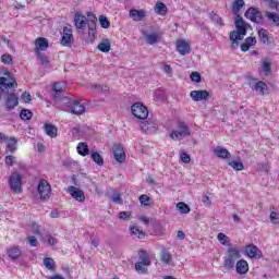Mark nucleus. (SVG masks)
Returning <instances> with one entry per match:
<instances>
[{
  "mask_svg": "<svg viewBox=\"0 0 279 279\" xmlns=\"http://www.w3.org/2000/svg\"><path fill=\"white\" fill-rule=\"evenodd\" d=\"M234 25L235 31H232L229 35L232 49H236V47H239V41L247 36V29H252V25L245 22L241 15L235 16Z\"/></svg>",
  "mask_w": 279,
  "mask_h": 279,
  "instance_id": "obj_1",
  "label": "nucleus"
},
{
  "mask_svg": "<svg viewBox=\"0 0 279 279\" xmlns=\"http://www.w3.org/2000/svg\"><path fill=\"white\" fill-rule=\"evenodd\" d=\"M61 104H63L64 106H61L60 109L70 110L72 114H84V112H86V107H84V105H82L77 100H71L68 97H62Z\"/></svg>",
  "mask_w": 279,
  "mask_h": 279,
  "instance_id": "obj_2",
  "label": "nucleus"
},
{
  "mask_svg": "<svg viewBox=\"0 0 279 279\" xmlns=\"http://www.w3.org/2000/svg\"><path fill=\"white\" fill-rule=\"evenodd\" d=\"M241 258V250L236 246H229L227 256L225 257L223 267L225 269H234L236 260Z\"/></svg>",
  "mask_w": 279,
  "mask_h": 279,
  "instance_id": "obj_3",
  "label": "nucleus"
},
{
  "mask_svg": "<svg viewBox=\"0 0 279 279\" xmlns=\"http://www.w3.org/2000/svg\"><path fill=\"white\" fill-rule=\"evenodd\" d=\"M177 125L178 130H174L170 133V138H172V141H182L187 138V136H191V129H189V125H186L184 121L179 120Z\"/></svg>",
  "mask_w": 279,
  "mask_h": 279,
  "instance_id": "obj_4",
  "label": "nucleus"
},
{
  "mask_svg": "<svg viewBox=\"0 0 279 279\" xmlns=\"http://www.w3.org/2000/svg\"><path fill=\"white\" fill-rule=\"evenodd\" d=\"M3 75L4 76L0 77L1 93H5V90H8V88H16L19 86L16 81L12 77V74L10 73V71L5 70L3 72Z\"/></svg>",
  "mask_w": 279,
  "mask_h": 279,
  "instance_id": "obj_5",
  "label": "nucleus"
},
{
  "mask_svg": "<svg viewBox=\"0 0 279 279\" xmlns=\"http://www.w3.org/2000/svg\"><path fill=\"white\" fill-rule=\"evenodd\" d=\"M23 177L19 172H13L9 178V186L11 191L15 194L23 193L22 187Z\"/></svg>",
  "mask_w": 279,
  "mask_h": 279,
  "instance_id": "obj_6",
  "label": "nucleus"
},
{
  "mask_svg": "<svg viewBox=\"0 0 279 279\" xmlns=\"http://www.w3.org/2000/svg\"><path fill=\"white\" fill-rule=\"evenodd\" d=\"M131 112L133 116H135L136 119H141L144 121V119H147L149 117V110H147V107L141 102H135L131 107Z\"/></svg>",
  "mask_w": 279,
  "mask_h": 279,
  "instance_id": "obj_7",
  "label": "nucleus"
},
{
  "mask_svg": "<svg viewBox=\"0 0 279 279\" xmlns=\"http://www.w3.org/2000/svg\"><path fill=\"white\" fill-rule=\"evenodd\" d=\"M74 25L77 34L84 35V32H86V26L88 25V19H86L82 12H76L74 15Z\"/></svg>",
  "mask_w": 279,
  "mask_h": 279,
  "instance_id": "obj_8",
  "label": "nucleus"
},
{
  "mask_svg": "<svg viewBox=\"0 0 279 279\" xmlns=\"http://www.w3.org/2000/svg\"><path fill=\"white\" fill-rule=\"evenodd\" d=\"M37 191L40 195V199L47 201L51 197V184L45 179L39 181Z\"/></svg>",
  "mask_w": 279,
  "mask_h": 279,
  "instance_id": "obj_9",
  "label": "nucleus"
},
{
  "mask_svg": "<svg viewBox=\"0 0 279 279\" xmlns=\"http://www.w3.org/2000/svg\"><path fill=\"white\" fill-rule=\"evenodd\" d=\"M245 17L248 19V21H252V23H257L258 25H263L264 19H263V13L255 8H250L245 12Z\"/></svg>",
  "mask_w": 279,
  "mask_h": 279,
  "instance_id": "obj_10",
  "label": "nucleus"
},
{
  "mask_svg": "<svg viewBox=\"0 0 279 279\" xmlns=\"http://www.w3.org/2000/svg\"><path fill=\"white\" fill-rule=\"evenodd\" d=\"M140 128L145 134H155V132H158V122L148 119L140 122Z\"/></svg>",
  "mask_w": 279,
  "mask_h": 279,
  "instance_id": "obj_11",
  "label": "nucleus"
},
{
  "mask_svg": "<svg viewBox=\"0 0 279 279\" xmlns=\"http://www.w3.org/2000/svg\"><path fill=\"white\" fill-rule=\"evenodd\" d=\"M66 90V83H54L52 86V97L57 104H62V93Z\"/></svg>",
  "mask_w": 279,
  "mask_h": 279,
  "instance_id": "obj_12",
  "label": "nucleus"
},
{
  "mask_svg": "<svg viewBox=\"0 0 279 279\" xmlns=\"http://www.w3.org/2000/svg\"><path fill=\"white\" fill-rule=\"evenodd\" d=\"M73 43H75V39L73 38V29L71 28V26H65L63 28L61 45L63 47H73Z\"/></svg>",
  "mask_w": 279,
  "mask_h": 279,
  "instance_id": "obj_13",
  "label": "nucleus"
},
{
  "mask_svg": "<svg viewBox=\"0 0 279 279\" xmlns=\"http://www.w3.org/2000/svg\"><path fill=\"white\" fill-rule=\"evenodd\" d=\"M129 17L135 23H141V21H145V19H147V11L143 9H132L129 11Z\"/></svg>",
  "mask_w": 279,
  "mask_h": 279,
  "instance_id": "obj_14",
  "label": "nucleus"
},
{
  "mask_svg": "<svg viewBox=\"0 0 279 279\" xmlns=\"http://www.w3.org/2000/svg\"><path fill=\"white\" fill-rule=\"evenodd\" d=\"M112 151L117 162H120V163L125 162L126 156H125V150H123V146H121L120 144H114Z\"/></svg>",
  "mask_w": 279,
  "mask_h": 279,
  "instance_id": "obj_15",
  "label": "nucleus"
},
{
  "mask_svg": "<svg viewBox=\"0 0 279 279\" xmlns=\"http://www.w3.org/2000/svg\"><path fill=\"white\" fill-rule=\"evenodd\" d=\"M175 47L180 56H186V53H191V45H189V43H186L184 39H178Z\"/></svg>",
  "mask_w": 279,
  "mask_h": 279,
  "instance_id": "obj_16",
  "label": "nucleus"
},
{
  "mask_svg": "<svg viewBox=\"0 0 279 279\" xmlns=\"http://www.w3.org/2000/svg\"><path fill=\"white\" fill-rule=\"evenodd\" d=\"M190 97L193 99V101H204L210 97V93L208 90H192L190 93Z\"/></svg>",
  "mask_w": 279,
  "mask_h": 279,
  "instance_id": "obj_17",
  "label": "nucleus"
},
{
  "mask_svg": "<svg viewBox=\"0 0 279 279\" xmlns=\"http://www.w3.org/2000/svg\"><path fill=\"white\" fill-rule=\"evenodd\" d=\"M68 193L73 197V199H76V202H84L86 199V196L84 195V191L71 185L68 187Z\"/></svg>",
  "mask_w": 279,
  "mask_h": 279,
  "instance_id": "obj_18",
  "label": "nucleus"
},
{
  "mask_svg": "<svg viewBox=\"0 0 279 279\" xmlns=\"http://www.w3.org/2000/svg\"><path fill=\"white\" fill-rule=\"evenodd\" d=\"M246 256H248V258H262L263 257V252H260V250H258V246L250 244L246 246L245 250Z\"/></svg>",
  "mask_w": 279,
  "mask_h": 279,
  "instance_id": "obj_19",
  "label": "nucleus"
},
{
  "mask_svg": "<svg viewBox=\"0 0 279 279\" xmlns=\"http://www.w3.org/2000/svg\"><path fill=\"white\" fill-rule=\"evenodd\" d=\"M214 154L217 158H221L223 160H230V158H232V154L222 146H216L214 148Z\"/></svg>",
  "mask_w": 279,
  "mask_h": 279,
  "instance_id": "obj_20",
  "label": "nucleus"
},
{
  "mask_svg": "<svg viewBox=\"0 0 279 279\" xmlns=\"http://www.w3.org/2000/svg\"><path fill=\"white\" fill-rule=\"evenodd\" d=\"M47 49H49V41L45 37H39L35 40V53L47 51Z\"/></svg>",
  "mask_w": 279,
  "mask_h": 279,
  "instance_id": "obj_21",
  "label": "nucleus"
},
{
  "mask_svg": "<svg viewBox=\"0 0 279 279\" xmlns=\"http://www.w3.org/2000/svg\"><path fill=\"white\" fill-rule=\"evenodd\" d=\"M19 106V97L15 94H9L5 99V108L7 110H14Z\"/></svg>",
  "mask_w": 279,
  "mask_h": 279,
  "instance_id": "obj_22",
  "label": "nucleus"
},
{
  "mask_svg": "<svg viewBox=\"0 0 279 279\" xmlns=\"http://www.w3.org/2000/svg\"><path fill=\"white\" fill-rule=\"evenodd\" d=\"M145 40L147 45H156L162 40V35L159 32L146 34Z\"/></svg>",
  "mask_w": 279,
  "mask_h": 279,
  "instance_id": "obj_23",
  "label": "nucleus"
},
{
  "mask_svg": "<svg viewBox=\"0 0 279 279\" xmlns=\"http://www.w3.org/2000/svg\"><path fill=\"white\" fill-rule=\"evenodd\" d=\"M235 270L236 274H240V276H244V274H247V271H250V265L247 264V260H238V263L235 264Z\"/></svg>",
  "mask_w": 279,
  "mask_h": 279,
  "instance_id": "obj_24",
  "label": "nucleus"
},
{
  "mask_svg": "<svg viewBox=\"0 0 279 279\" xmlns=\"http://www.w3.org/2000/svg\"><path fill=\"white\" fill-rule=\"evenodd\" d=\"M41 241L45 243V245H49L50 247L58 245V239L50 233H44Z\"/></svg>",
  "mask_w": 279,
  "mask_h": 279,
  "instance_id": "obj_25",
  "label": "nucleus"
},
{
  "mask_svg": "<svg viewBox=\"0 0 279 279\" xmlns=\"http://www.w3.org/2000/svg\"><path fill=\"white\" fill-rule=\"evenodd\" d=\"M256 45V37H247L243 44H241V51L244 53L250 51V47H254Z\"/></svg>",
  "mask_w": 279,
  "mask_h": 279,
  "instance_id": "obj_26",
  "label": "nucleus"
},
{
  "mask_svg": "<svg viewBox=\"0 0 279 279\" xmlns=\"http://www.w3.org/2000/svg\"><path fill=\"white\" fill-rule=\"evenodd\" d=\"M7 254L12 258V260H17V258H21V254H23V252L19 246H12L8 248Z\"/></svg>",
  "mask_w": 279,
  "mask_h": 279,
  "instance_id": "obj_27",
  "label": "nucleus"
},
{
  "mask_svg": "<svg viewBox=\"0 0 279 279\" xmlns=\"http://www.w3.org/2000/svg\"><path fill=\"white\" fill-rule=\"evenodd\" d=\"M97 49L101 51V53H108L110 49H112V43L110 39H102L101 43L97 46Z\"/></svg>",
  "mask_w": 279,
  "mask_h": 279,
  "instance_id": "obj_28",
  "label": "nucleus"
},
{
  "mask_svg": "<svg viewBox=\"0 0 279 279\" xmlns=\"http://www.w3.org/2000/svg\"><path fill=\"white\" fill-rule=\"evenodd\" d=\"M130 232L132 236H135L136 239H145V232L136 225L130 227Z\"/></svg>",
  "mask_w": 279,
  "mask_h": 279,
  "instance_id": "obj_29",
  "label": "nucleus"
},
{
  "mask_svg": "<svg viewBox=\"0 0 279 279\" xmlns=\"http://www.w3.org/2000/svg\"><path fill=\"white\" fill-rule=\"evenodd\" d=\"M44 128L47 136H50L51 138H56V136H58V128H56V125L45 123Z\"/></svg>",
  "mask_w": 279,
  "mask_h": 279,
  "instance_id": "obj_30",
  "label": "nucleus"
},
{
  "mask_svg": "<svg viewBox=\"0 0 279 279\" xmlns=\"http://www.w3.org/2000/svg\"><path fill=\"white\" fill-rule=\"evenodd\" d=\"M155 12L156 14L165 16L168 14L169 10L167 9V5L163 2H157L155 5Z\"/></svg>",
  "mask_w": 279,
  "mask_h": 279,
  "instance_id": "obj_31",
  "label": "nucleus"
},
{
  "mask_svg": "<svg viewBox=\"0 0 279 279\" xmlns=\"http://www.w3.org/2000/svg\"><path fill=\"white\" fill-rule=\"evenodd\" d=\"M245 5V0H235L232 4V12L235 16H240L241 8Z\"/></svg>",
  "mask_w": 279,
  "mask_h": 279,
  "instance_id": "obj_32",
  "label": "nucleus"
},
{
  "mask_svg": "<svg viewBox=\"0 0 279 279\" xmlns=\"http://www.w3.org/2000/svg\"><path fill=\"white\" fill-rule=\"evenodd\" d=\"M31 229L34 234H37V236H43L45 234V228L36 222L31 223Z\"/></svg>",
  "mask_w": 279,
  "mask_h": 279,
  "instance_id": "obj_33",
  "label": "nucleus"
},
{
  "mask_svg": "<svg viewBox=\"0 0 279 279\" xmlns=\"http://www.w3.org/2000/svg\"><path fill=\"white\" fill-rule=\"evenodd\" d=\"M86 16L88 17V20H87L88 29H93V27L96 26L97 16L95 15V13H93L90 11H88L86 13Z\"/></svg>",
  "mask_w": 279,
  "mask_h": 279,
  "instance_id": "obj_34",
  "label": "nucleus"
},
{
  "mask_svg": "<svg viewBox=\"0 0 279 279\" xmlns=\"http://www.w3.org/2000/svg\"><path fill=\"white\" fill-rule=\"evenodd\" d=\"M258 36H259V40H262V43L264 45H269V31L262 28L258 32Z\"/></svg>",
  "mask_w": 279,
  "mask_h": 279,
  "instance_id": "obj_35",
  "label": "nucleus"
},
{
  "mask_svg": "<svg viewBox=\"0 0 279 279\" xmlns=\"http://www.w3.org/2000/svg\"><path fill=\"white\" fill-rule=\"evenodd\" d=\"M265 15L267 16L268 21H271L272 25H276V27H279V14L278 13H271L269 11H266Z\"/></svg>",
  "mask_w": 279,
  "mask_h": 279,
  "instance_id": "obj_36",
  "label": "nucleus"
},
{
  "mask_svg": "<svg viewBox=\"0 0 279 279\" xmlns=\"http://www.w3.org/2000/svg\"><path fill=\"white\" fill-rule=\"evenodd\" d=\"M77 151L80 156H88V154H90V150L88 149V144L84 142L78 143Z\"/></svg>",
  "mask_w": 279,
  "mask_h": 279,
  "instance_id": "obj_37",
  "label": "nucleus"
},
{
  "mask_svg": "<svg viewBox=\"0 0 279 279\" xmlns=\"http://www.w3.org/2000/svg\"><path fill=\"white\" fill-rule=\"evenodd\" d=\"M140 264L144 265V267H149L151 262L149 260V255L145 251L140 253Z\"/></svg>",
  "mask_w": 279,
  "mask_h": 279,
  "instance_id": "obj_38",
  "label": "nucleus"
},
{
  "mask_svg": "<svg viewBox=\"0 0 279 279\" xmlns=\"http://www.w3.org/2000/svg\"><path fill=\"white\" fill-rule=\"evenodd\" d=\"M268 86L267 83L259 81L255 84L254 86V90H256V93H259L262 95H265V90H268Z\"/></svg>",
  "mask_w": 279,
  "mask_h": 279,
  "instance_id": "obj_39",
  "label": "nucleus"
},
{
  "mask_svg": "<svg viewBox=\"0 0 279 279\" xmlns=\"http://www.w3.org/2000/svg\"><path fill=\"white\" fill-rule=\"evenodd\" d=\"M44 266L49 271H56V260H53L51 257L44 258Z\"/></svg>",
  "mask_w": 279,
  "mask_h": 279,
  "instance_id": "obj_40",
  "label": "nucleus"
},
{
  "mask_svg": "<svg viewBox=\"0 0 279 279\" xmlns=\"http://www.w3.org/2000/svg\"><path fill=\"white\" fill-rule=\"evenodd\" d=\"M217 239L221 245H226L227 247H232V244L230 243V238L226 235V233H218Z\"/></svg>",
  "mask_w": 279,
  "mask_h": 279,
  "instance_id": "obj_41",
  "label": "nucleus"
},
{
  "mask_svg": "<svg viewBox=\"0 0 279 279\" xmlns=\"http://www.w3.org/2000/svg\"><path fill=\"white\" fill-rule=\"evenodd\" d=\"M32 117H34V113L29 109H22L20 112V118L23 121H29V119H32Z\"/></svg>",
  "mask_w": 279,
  "mask_h": 279,
  "instance_id": "obj_42",
  "label": "nucleus"
},
{
  "mask_svg": "<svg viewBox=\"0 0 279 279\" xmlns=\"http://www.w3.org/2000/svg\"><path fill=\"white\" fill-rule=\"evenodd\" d=\"M16 143L17 141L15 140V137H10V140L7 142L8 151H10L11 154H13V151H16Z\"/></svg>",
  "mask_w": 279,
  "mask_h": 279,
  "instance_id": "obj_43",
  "label": "nucleus"
},
{
  "mask_svg": "<svg viewBox=\"0 0 279 279\" xmlns=\"http://www.w3.org/2000/svg\"><path fill=\"white\" fill-rule=\"evenodd\" d=\"M209 16L213 23H215L216 25H219L220 27H223V20L221 19V16H219L215 12L209 13Z\"/></svg>",
  "mask_w": 279,
  "mask_h": 279,
  "instance_id": "obj_44",
  "label": "nucleus"
},
{
  "mask_svg": "<svg viewBox=\"0 0 279 279\" xmlns=\"http://www.w3.org/2000/svg\"><path fill=\"white\" fill-rule=\"evenodd\" d=\"M92 160L99 167L104 166V157H101V155H99L97 151H92Z\"/></svg>",
  "mask_w": 279,
  "mask_h": 279,
  "instance_id": "obj_45",
  "label": "nucleus"
},
{
  "mask_svg": "<svg viewBox=\"0 0 279 279\" xmlns=\"http://www.w3.org/2000/svg\"><path fill=\"white\" fill-rule=\"evenodd\" d=\"M262 71L264 72V75H271V63L265 59L263 61Z\"/></svg>",
  "mask_w": 279,
  "mask_h": 279,
  "instance_id": "obj_46",
  "label": "nucleus"
},
{
  "mask_svg": "<svg viewBox=\"0 0 279 279\" xmlns=\"http://www.w3.org/2000/svg\"><path fill=\"white\" fill-rule=\"evenodd\" d=\"M229 167H232L234 171H243L245 169V166L241 161H231L229 162Z\"/></svg>",
  "mask_w": 279,
  "mask_h": 279,
  "instance_id": "obj_47",
  "label": "nucleus"
},
{
  "mask_svg": "<svg viewBox=\"0 0 279 279\" xmlns=\"http://www.w3.org/2000/svg\"><path fill=\"white\" fill-rule=\"evenodd\" d=\"M35 53L37 58L40 60L41 64H44V66H49V58L45 53L40 51H37Z\"/></svg>",
  "mask_w": 279,
  "mask_h": 279,
  "instance_id": "obj_48",
  "label": "nucleus"
},
{
  "mask_svg": "<svg viewBox=\"0 0 279 279\" xmlns=\"http://www.w3.org/2000/svg\"><path fill=\"white\" fill-rule=\"evenodd\" d=\"M99 23L102 29H108L110 27V21H108V17H106V15L99 16Z\"/></svg>",
  "mask_w": 279,
  "mask_h": 279,
  "instance_id": "obj_49",
  "label": "nucleus"
},
{
  "mask_svg": "<svg viewBox=\"0 0 279 279\" xmlns=\"http://www.w3.org/2000/svg\"><path fill=\"white\" fill-rule=\"evenodd\" d=\"M110 199L111 202H113V204H121V202H123V199L121 198V193H119L118 191H113Z\"/></svg>",
  "mask_w": 279,
  "mask_h": 279,
  "instance_id": "obj_50",
  "label": "nucleus"
},
{
  "mask_svg": "<svg viewBox=\"0 0 279 279\" xmlns=\"http://www.w3.org/2000/svg\"><path fill=\"white\" fill-rule=\"evenodd\" d=\"M161 263H165V265H169V263H171V254L165 250L161 252Z\"/></svg>",
  "mask_w": 279,
  "mask_h": 279,
  "instance_id": "obj_51",
  "label": "nucleus"
},
{
  "mask_svg": "<svg viewBox=\"0 0 279 279\" xmlns=\"http://www.w3.org/2000/svg\"><path fill=\"white\" fill-rule=\"evenodd\" d=\"M140 202H141L142 206H150L151 205V198L146 194H143L142 196H140Z\"/></svg>",
  "mask_w": 279,
  "mask_h": 279,
  "instance_id": "obj_52",
  "label": "nucleus"
},
{
  "mask_svg": "<svg viewBox=\"0 0 279 279\" xmlns=\"http://www.w3.org/2000/svg\"><path fill=\"white\" fill-rule=\"evenodd\" d=\"M118 217H119V219H123L124 221H130V219H132V213L131 211H120Z\"/></svg>",
  "mask_w": 279,
  "mask_h": 279,
  "instance_id": "obj_53",
  "label": "nucleus"
},
{
  "mask_svg": "<svg viewBox=\"0 0 279 279\" xmlns=\"http://www.w3.org/2000/svg\"><path fill=\"white\" fill-rule=\"evenodd\" d=\"M266 3H268V8L270 10H276V12H279V2L276 0H266Z\"/></svg>",
  "mask_w": 279,
  "mask_h": 279,
  "instance_id": "obj_54",
  "label": "nucleus"
},
{
  "mask_svg": "<svg viewBox=\"0 0 279 279\" xmlns=\"http://www.w3.org/2000/svg\"><path fill=\"white\" fill-rule=\"evenodd\" d=\"M270 221L275 226H279V211H271V214H270Z\"/></svg>",
  "mask_w": 279,
  "mask_h": 279,
  "instance_id": "obj_55",
  "label": "nucleus"
},
{
  "mask_svg": "<svg viewBox=\"0 0 279 279\" xmlns=\"http://www.w3.org/2000/svg\"><path fill=\"white\" fill-rule=\"evenodd\" d=\"M92 88L97 90V93H107V90H109L108 85H92Z\"/></svg>",
  "mask_w": 279,
  "mask_h": 279,
  "instance_id": "obj_56",
  "label": "nucleus"
},
{
  "mask_svg": "<svg viewBox=\"0 0 279 279\" xmlns=\"http://www.w3.org/2000/svg\"><path fill=\"white\" fill-rule=\"evenodd\" d=\"M190 77H191L192 82H196L197 84H199V82H202V74H199V72H192Z\"/></svg>",
  "mask_w": 279,
  "mask_h": 279,
  "instance_id": "obj_57",
  "label": "nucleus"
},
{
  "mask_svg": "<svg viewBox=\"0 0 279 279\" xmlns=\"http://www.w3.org/2000/svg\"><path fill=\"white\" fill-rule=\"evenodd\" d=\"M27 241H28L31 247H37L38 246V239H36V236L31 235V236L27 238Z\"/></svg>",
  "mask_w": 279,
  "mask_h": 279,
  "instance_id": "obj_58",
  "label": "nucleus"
},
{
  "mask_svg": "<svg viewBox=\"0 0 279 279\" xmlns=\"http://www.w3.org/2000/svg\"><path fill=\"white\" fill-rule=\"evenodd\" d=\"M177 210H191V207L186 203L180 202L177 204Z\"/></svg>",
  "mask_w": 279,
  "mask_h": 279,
  "instance_id": "obj_59",
  "label": "nucleus"
},
{
  "mask_svg": "<svg viewBox=\"0 0 279 279\" xmlns=\"http://www.w3.org/2000/svg\"><path fill=\"white\" fill-rule=\"evenodd\" d=\"M258 170L263 173H269V163H259Z\"/></svg>",
  "mask_w": 279,
  "mask_h": 279,
  "instance_id": "obj_60",
  "label": "nucleus"
},
{
  "mask_svg": "<svg viewBox=\"0 0 279 279\" xmlns=\"http://www.w3.org/2000/svg\"><path fill=\"white\" fill-rule=\"evenodd\" d=\"M181 160L185 165H189V162H191V155L186 153H181Z\"/></svg>",
  "mask_w": 279,
  "mask_h": 279,
  "instance_id": "obj_61",
  "label": "nucleus"
},
{
  "mask_svg": "<svg viewBox=\"0 0 279 279\" xmlns=\"http://www.w3.org/2000/svg\"><path fill=\"white\" fill-rule=\"evenodd\" d=\"M1 60L3 64H12V56L10 54H2Z\"/></svg>",
  "mask_w": 279,
  "mask_h": 279,
  "instance_id": "obj_62",
  "label": "nucleus"
},
{
  "mask_svg": "<svg viewBox=\"0 0 279 279\" xmlns=\"http://www.w3.org/2000/svg\"><path fill=\"white\" fill-rule=\"evenodd\" d=\"M14 160H16V157L9 155L5 157V165L12 167L14 165Z\"/></svg>",
  "mask_w": 279,
  "mask_h": 279,
  "instance_id": "obj_63",
  "label": "nucleus"
},
{
  "mask_svg": "<svg viewBox=\"0 0 279 279\" xmlns=\"http://www.w3.org/2000/svg\"><path fill=\"white\" fill-rule=\"evenodd\" d=\"M138 219H140V221H141L144 226H149V223H150L149 217H147V216H142V217H140Z\"/></svg>",
  "mask_w": 279,
  "mask_h": 279,
  "instance_id": "obj_64",
  "label": "nucleus"
}]
</instances>
